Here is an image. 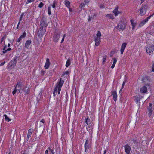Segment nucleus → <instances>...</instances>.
I'll use <instances>...</instances> for the list:
<instances>
[{
    "label": "nucleus",
    "mask_w": 154,
    "mask_h": 154,
    "mask_svg": "<svg viewBox=\"0 0 154 154\" xmlns=\"http://www.w3.org/2000/svg\"><path fill=\"white\" fill-rule=\"evenodd\" d=\"M22 82L20 80H18L16 85L14 86L15 88L12 92V94L14 95L16 92L19 93L20 92L21 89L23 87Z\"/></svg>",
    "instance_id": "nucleus-1"
},
{
    "label": "nucleus",
    "mask_w": 154,
    "mask_h": 154,
    "mask_svg": "<svg viewBox=\"0 0 154 154\" xmlns=\"http://www.w3.org/2000/svg\"><path fill=\"white\" fill-rule=\"evenodd\" d=\"M57 2L54 0L53 1V5H52L51 4H50V5L52 6L53 8H56V5H57Z\"/></svg>",
    "instance_id": "nucleus-28"
},
{
    "label": "nucleus",
    "mask_w": 154,
    "mask_h": 154,
    "mask_svg": "<svg viewBox=\"0 0 154 154\" xmlns=\"http://www.w3.org/2000/svg\"><path fill=\"white\" fill-rule=\"evenodd\" d=\"M94 41L95 42V45L97 46L100 44V37H95Z\"/></svg>",
    "instance_id": "nucleus-13"
},
{
    "label": "nucleus",
    "mask_w": 154,
    "mask_h": 154,
    "mask_svg": "<svg viewBox=\"0 0 154 154\" xmlns=\"http://www.w3.org/2000/svg\"><path fill=\"white\" fill-rule=\"evenodd\" d=\"M114 101L116 102L117 100V95L116 91H112L111 92Z\"/></svg>",
    "instance_id": "nucleus-15"
},
{
    "label": "nucleus",
    "mask_w": 154,
    "mask_h": 154,
    "mask_svg": "<svg viewBox=\"0 0 154 154\" xmlns=\"http://www.w3.org/2000/svg\"><path fill=\"white\" fill-rule=\"evenodd\" d=\"M40 25L41 26L39 29L40 31L42 30L43 29L44 27L45 28L47 26L46 22L43 20H42L41 21Z\"/></svg>",
    "instance_id": "nucleus-9"
},
{
    "label": "nucleus",
    "mask_w": 154,
    "mask_h": 154,
    "mask_svg": "<svg viewBox=\"0 0 154 154\" xmlns=\"http://www.w3.org/2000/svg\"><path fill=\"white\" fill-rule=\"evenodd\" d=\"M100 8H103L104 7H103V6L102 5H101L100 6Z\"/></svg>",
    "instance_id": "nucleus-60"
},
{
    "label": "nucleus",
    "mask_w": 154,
    "mask_h": 154,
    "mask_svg": "<svg viewBox=\"0 0 154 154\" xmlns=\"http://www.w3.org/2000/svg\"><path fill=\"white\" fill-rule=\"evenodd\" d=\"M96 37H100H100L101 36V34L100 31H98L96 34Z\"/></svg>",
    "instance_id": "nucleus-33"
},
{
    "label": "nucleus",
    "mask_w": 154,
    "mask_h": 154,
    "mask_svg": "<svg viewBox=\"0 0 154 154\" xmlns=\"http://www.w3.org/2000/svg\"><path fill=\"white\" fill-rule=\"evenodd\" d=\"M48 149L47 150L45 151V154H48Z\"/></svg>",
    "instance_id": "nucleus-55"
},
{
    "label": "nucleus",
    "mask_w": 154,
    "mask_h": 154,
    "mask_svg": "<svg viewBox=\"0 0 154 154\" xmlns=\"http://www.w3.org/2000/svg\"><path fill=\"white\" fill-rule=\"evenodd\" d=\"M86 144H88L89 143V141L88 140V138L87 139V140L86 141V142L85 143H86Z\"/></svg>",
    "instance_id": "nucleus-49"
},
{
    "label": "nucleus",
    "mask_w": 154,
    "mask_h": 154,
    "mask_svg": "<svg viewBox=\"0 0 154 154\" xmlns=\"http://www.w3.org/2000/svg\"><path fill=\"white\" fill-rule=\"evenodd\" d=\"M145 0H141V3L142 4L144 2Z\"/></svg>",
    "instance_id": "nucleus-62"
},
{
    "label": "nucleus",
    "mask_w": 154,
    "mask_h": 154,
    "mask_svg": "<svg viewBox=\"0 0 154 154\" xmlns=\"http://www.w3.org/2000/svg\"><path fill=\"white\" fill-rule=\"evenodd\" d=\"M152 71L154 72V62H152Z\"/></svg>",
    "instance_id": "nucleus-45"
},
{
    "label": "nucleus",
    "mask_w": 154,
    "mask_h": 154,
    "mask_svg": "<svg viewBox=\"0 0 154 154\" xmlns=\"http://www.w3.org/2000/svg\"><path fill=\"white\" fill-rule=\"evenodd\" d=\"M22 18H20L19 21H20H20H22Z\"/></svg>",
    "instance_id": "nucleus-64"
},
{
    "label": "nucleus",
    "mask_w": 154,
    "mask_h": 154,
    "mask_svg": "<svg viewBox=\"0 0 154 154\" xmlns=\"http://www.w3.org/2000/svg\"><path fill=\"white\" fill-rule=\"evenodd\" d=\"M149 81L150 80V79H148V76H146L144 77H143L142 79V81L143 82H144L146 80H149Z\"/></svg>",
    "instance_id": "nucleus-32"
},
{
    "label": "nucleus",
    "mask_w": 154,
    "mask_h": 154,
    "mask_svg": "<svg viewBox=\"0 0 154 154\" xmlns=\"http://www.w3.org/2000/svg\"><path fill=\"white\" fill-rule=\"evenodd\" d=\"M152 85L150 83L145 84L144 86L142 87L140 89V92L141 93L146 94L147 92V88H151Z\"/></svg>",
    "instance_id": "nucleus-3"
},
{
    "label": "nucleus",
    "mask_w": 154,
    "mask_h": 154,
    "mask_svg": "<svg viewBox=\"0 0 154 154\" xmlns=\"http://www.w3.org/2000/svg\"><path fill=\"white\" fill-rule=\"evenodd\" d=\"M125 148V152L127 154H130V151L131 150V148L128 144H126L124 146Z\"/></svg>",
    "instance_id": "nucleus-11"
},
{
    "label": "nucleus",
    "mask_w": 154,
    "mask_h": 154,
    "mask_svg": "<svg viewBox=\"0 0 154 154\" xmlns=\"http://www.w3.org/2000/svg\"><path fill=\"white\" fill-rule=\"evenodd\" d=\"M64 81L62 79V78H60V80L55 85L54 88L56 89L57 92H57L58 94H59L60 93L61 88L64 84Z\"/></svg>",
    "instance_id": "nucleus-2"
},
{
    "label": "nucleus",
    "mask_w": 154,
    "mask_h": 154,
    "mask_svg": "<svg viewBox=\"0 0 154 154\" xmlns=\"http://www.w3.org/2000/svg\"><path fill=\"white\" fill-rule=\"evenodd\" d=\"M130 21L132 26V29H134L135 26L136 24L134 23L133 21L132 20H131Z\"/></svg>",
    "instance_id": "nucleus-31"
},
{
    "label": "nucleus",
    "mask_w": 154,
    "mask_h": 154,
    "mask_svg": "<svg viewBox=\"0 0 154 154\" xmlns=\"http://www.w3.org/2000/svg\"><path fill=\"white\" fill-rule=\"evenodd\" d=\"M146 52L149 54V55H152L153 54L154 45L153 44L151 45L149 47L146 48Z\"/></svg>",
    "instance_id": "nucleus-6"
},
{
    "label": "nucleus",
    "mask_w": 154,
    "mask_h": 154,
    "mask_svg": "<svg viewBox=\"0 0 154 154\" xmlns=\"http://www.w3.org/2000/svg\"><path fill=\"white\" fill-rule=\"evenodd\" d=\"M95 16V15L94 14V15H93V17H90L89 16V18L88 20V21H91V20L92 19H94V17Z\"/></svg>",
    "instance_id": "nucleus-38"
},
{
    "label": "nucleus",
    "mask_w": 154,
    "mask_h": 154,
    "mask_svg": "<svg viewBox=\"0 0 154 154\" xmlns=\"http://www.w3.org/2000/svg\"><path fill=\"white\" fill-rule=\"evenodd\" d=\"M134 99V100L137 103L139 101H140V99L138 97V96H134L133 97Z\"/></svg>",
    "instance_id": "nucleus-27"
},
{
    "label": "nucleus",
    "mask_w": 154,
    "mask_h": 154,
    "mask_svg": "<svg viewBox=\"0 0 154 154\" xmlns=\"http://www.w3.org/2000/svg\"><path fill=\"white\" fill-rule=\"evenodd\" d=\"M60 37V34L57 33H55L53 36L54 41L56 42H57L58 40Z\"/></svg>",
    "instance_id": "nucleus-12"
},
{
    "label": "nucleus",
    "mask_w": 154,
    "mask_h": 154,
    "mask_svg": "<svg viewBox=\"0 0 154 154\" xmlns=\"http://www.w3.org/2000/svg\"><path fill=\"white\" fill-rule=\"evenodd\" d=\"M43 5H44V4L42 2H41L38 5V6L39 8H41L42 7H43Z\"/></svg>",
    "instance_id": "nucleus-40"
},
{
    "label": "nucleus",
    "mask_w": 154,
    "mask_h": 154,
    "mask_svg": "<svg viewBox=\"0 0 154 154\" xmlns=\"http://www.w3.org/2000/svg\"><path fill=\"white\" fill-rule=\"evenodd\" d=\"M18 57V56L16 55L14 58L10 61L8 66V68L11 69L15 66L17 62V60Z\"/></svg>",
    "instance_id": "nucleus-4"
},
{
    "label": "nucleus",
    "mask_w": 154,
    "mask_h": 154,
    "mask_svg": "<svg viewBox=\"0 0 154 154\" xmlns=\"http://www.w3.org/2000/svg\"><path fill=\"white\" fill-rule=\"evenodd\" d=\"M34 131L32 129H29L28 131L27 134V138L29 139L31 137L32 133Z\"/></svg>",
    "instance_id": "nucleus-20"
},
{
    "label": "nucleus",
    "mask_w": 154,
    "mask_h": 154,
    "mask_svg": "<svg viewBox=\"0 0 154 154\" xmlns=\"http://www.w3.org/2000/svg\"><path fill=\"white\" fill-rule=\"evenodd\" d=\"M45 31L46 29H44L43 30H42L40 31V32L38 34V36L39 37H42L44 35Z\"/></svg>",
    "instance_id": "nucleus-22"
},
{
    "label": "nucleus",
    "mask_w": 154,
    "mask_h": 154,
    "mask_svg": "<svg viewBox=\"0 0 154 154\" xmlns=\"http://www.w3.org/2000/svg\"><path fill=\"white\" fill-rule=\"evenodd\" d=\"M11 50V48H8L6 50L3 51V54H5L8 51H10Z\"/></svg>",
    "instance_id": "nucleus-36"
},
{
    "label": "nucleus",
    "mask_w": 154,
    "mask_h": 154,
    "mask_svg": "<svg viewBox=\"0 0 154 154\" xmlns=\"http://www.w3.org/2000/svg\"><path fill=\"white\" fill-rule=\"evenodd\" d=\"M20 23V21H19L18 23V24H17V29H18V27H19V25Z\"/></svg>",
    "instance_id": "nucleus-56"
},
{
    "label": "nucleus",
    "mask_w": 154,
    "mask_h": 154,
    "mask_svg": "<svg viewBox=\"0 0 154 154\" xmlns=\"http://www.w3.org/2000/svg\"><path fill=\"white\" fill-rule=\"evenodd\" d=\"M85 5V4L83 3H82L80 5V7L82 8L83 7H84Z\"/></svg>",
    "instance_id": "nucleus-47"
},
{
    "label": "nucleus",
    "mask_w": 154,
    "mask_h": 154,
    "mask_svg": "<svg viewBox=\"0 0 154 154\" xmlns=\"http://www.w3.org/2000/svg\"><path fill=\"white\" fill-rule=\"evenodd\" d=\"M48 149H49L51 152V154H54L55 152L54 151V150L53 149H51L50 147H49L48 148Z\"/></svg>",
    "instance_id": "nucleus-35"
},
{
    "label": "nucleus",
    "mask_w": 154,
    "mask_h": 154,
    "mask_svg": "<svg viewBox=\"0 0 154 154\" xmlns=\"http://www.w3.org/2000/svg\"><path fill=\"white\" fill-rule=\"evenodd\" d=\"M6 154H11V152H7L6 153Z\"/></svg>",
    "instance_id": "nucleus-63"
},
{
    "label": "nucleus",
    "mask_w": 154,
    "mask_h": 154,
    "mask_svg": "<svg viewBox=\"0 0 154 154\" xmlns=\"http://www.w3.org/2000/svg\"><path fill=\"white\" fill-rule=\"evenodd\" d=\"M132 141H133V143H134V144H137V143H138V142L137 141V140L136 139L134 138L132 140Z\"/></svg>",
    "instance_id": "nucleus-39"
},
{
    "label": "nucleus",
    "mask_w": 154,
    "mask_h": 154,
    "mask_svg": "<svg viewBox=\"0 0 154 154\" xmlns=\"http://www.w3.org/2000/svg\"><path fill=\"white\" fill-rule=\"evenodd\" d=\"M126 81L124 80L123 82V84H125V83H126Z\"/></svg>",
    "instance_id": "nucleus-61"
},
{
    "label": "nucleus",
    "mask_w": 154,
    "mask_h": 154,
    "mask_svg": "<svg viewBox=\"0 0 154 154\" xmlns=\"http://www.w3.org/2000/svg\"><path fill=\"white\" fill-rule=\"evenodd\" d=\"M40 122L44 123H45V120L44 119H42L41 121H40Z\"/></svg>",
    "instance_id": "nucleus-52"
},
{
    "label": "nucleus",
    "mask_w": 154,
    "mask_h": 154,
    "mask_svg": "<svg viewBox=\"0 0 154 154\" xmlns=\"http://www.w3.org/2000/svg\"><path fill=\"white\" fill-rule=\"evenodd\" d=\"M64 2L65 4L66 7L68 8L70 7V3L69 1L66 0Z\"/></svg>",
    "instance_id": "nucleus-23"
},
{
    "label": "nucleus",
    "mask_w": 154,
    "mask_h": 154,
    "mask_svg": "<svg viewBox=\"0 0 154 154\" xmlns=\"http://www.w3.org/2000/svg\"><path fill=\"white\" fill-rule=\"evenodd\" d=\"M26 13V12H24V13H21V16H22L23 17V16L24 15V14H25V13Z\"/></svg>",
    "instance_id": "nucleus-57"
},
{
    "label": "nucleus",
    "mask_w": 154,
    "mask_h": 154,
    "mask_svg": "<svg viewBox=\"0 0 154 154\" xmlns=\"http://www.w3.org/2000/svg\"><path fill=\"white\" fill-rule=\"evenodd\" d=\"M22 91L24 92V94L26 95H28L30 92L29 88L27 86H25L23 87Z\"/></svg>",
    "instance_id": "nucleus-10"
},
{
    "label": "nucleus",
    "mask_w": 154,
    "mask_h": 154,
    "mask_svg": "<svg viewBox=\"0 0 154 154\" xmlns=\"http://www.w3.org/2000/svg\"><path fill=\"white\" fill-rule=\"evenodd\" d=\"M69 9V11H70V12H72V9H71L70 7L69 8H68Z\"/></svg>",
    "instance_id": "nucleus-59"
},
{
    "label": "nucleus",
    "mask_w": 154,
    "mask_h": 154,
    "mask_svg": "<svg viewBox=\"0 0 154 154\" xmlns=\"http://www.w3.org/2000/svg\"><path fill=\"white\" fill-rule=\"evenodd\" d=\"M57 93L56 91V89H54V91L53 92V95L54 96H56V93Z\"/></svg>",
    "instance_id": "nucleus-43"
},
{
    "label": "nucleus",
    "mask_w": 154,
    "mask_h": 154,
    "mask_svg": "<svg viewBox=\"0 0 154 154\" xmlns=\"http://www.w3.org/2000/svg\"><path fill=\"white\" fill-rule=\"evenodd\" d=\"M31 41L30 40H27L25 43V47L26 48H28L29 47L31 43Z\"/></svg>",
    "instance_id": "nucleus-21"
},
{
    "label": "nucleus",
    "mask_w": 154,
    "mask_h": 154,
    "mask_svg": "<svg viewBox=\"0 0 154 154\" xmlns=\"http://www.w3.org/2000/svg\"><path fill=\"white\" fill-rule=\"evenodd\" d=\"M41 75H43L44 74V71L42 70L41 72Z\"/></svg>",
    "instance_id": "nucleus-48"
},
{
    "label": "nucleus",
    "mask_w": 154,
    "mask_h": 154,
    "mask_svg": "<svg viewBox=\"0 0 154 154\" xmlns=\"http://www.w3.org/2000/svg\"><path fill=\"white\" fill-rule=\"evenodd\" d=\"M66 37V34H64L63 35V38L62 39V40H61V43H62L63 42V41H64V38H65Z\"/></svg>",
    "instance_id": "nucleus-41"
},
{
    "label": "nucleus",
    "mask_w": 154,
    "mask_h": 154,
    "mask_svg": "<svg viewBox=\"0 0 154 154\" xmlns=\"http://www.w3.org/2000/svg\"><path fill=\"white\" fill-rule=\"evenodd\" d=\"M118 7L117 6L115 8L113 11V13L116 16H117L120 13V12L118 11Z\"/></svg>",
    "instance_id": "nucleus-18"
},
{
    "label": "nucleus",
    "mask_w": 154,
    "mask_h": 154,
    "mask_svg": "<svg viewBox=\"0 0 154 154\" xmlns=\"http://www.w3.org/2000/svg\"><path fill=\"white\" fill-rule=\"evenodd\" d=\"M7 48V46L6 45H5L4 48H3V50L4 51H5V50H6V48Z\"/></svg>",
    "instance_id": "nucleus-50"
},
{
    "label": "nucleus",
    "mask_w": 154,
    "mask_h": 154,
    "mask_svg": "<svg viewBox=\"0 0 154 154\" xmlns=\"http://www.w3.org/2000/svg\"><path fill=\"white\" fill-rule=\"evenodd\" d=\"M127 45V43L125 42L122 44L121 45V49L120 50L121 53L122 54L123 53L124 49L126 48Z\"/></svg>",
    "instance_id": "nucleus-17"
},
{
    "label": "nucleus",
    "mask_w": 154,
    "mask_h": 154,
    "mask_svg": "<svg viewBox=\"0 0 154 154\" xmlns=\"http://www.w3.org/2000/svg\"><path fill=\"white\" fill-rule=\"evenodd\" d=\"M154 15V13L152 15H150L147 18L143 20L140 22L139 25V27H141L143 26L145 23L149 20L151 17H152Z\"/></svg>",
    "instance_id": "nucleus-8"
},
{
    "label": "nucleus",
    "mask_w": 154,
    "mask_h": 154,
    "mask_svg": "<svg viewBox=\"0 0 154 154\" xmlns=\"http://www.w3.org/2000/svg\"><path fill=\"white\" fill-rule=\"evenodd\" d=\"M113 64H116V63L117 61V60L116 58H113Z\"/></svg>",
    "instance_id": "nucleus-42"
},
{
    "label": "nucleus",
    "mask_w": 154,
    "mask_h": 154,
    "mask_svg": "<svg viewBox=\"0 0 154 154\" xmlns=\"http://www.w3.org/2000/svg\"><path fill=\"white\" fill-rule=\"evenodd\" d=\"M34 0H28L26 2V4H28L29 3H30L34 1Z\"/></svg>",
    "instance_id": "nucleus-46"
},
{
    "label": "nucleus",
    "mask_w": 154,
    "mask_h": 154,
    "mask_svg": "<svg viewBox=\"0 0 154 154\" xmlns=\"http://www.w3.org/2000/svg\"><path fill=\"white\" fill-rule=\"evenodd\" d=\"M147 6L146 5L143 4L140 9V15L141 16L144 15L146 12Z\"/></svg>",
    "instance_id": "nucleus-5"
},
{
    "label": "nucleus",
    "mask_w": 154,
    "mask_h": 154,
    "mask_svg": "<svg viewBox=\"0 0 154 154\" xmlns=\"http://www.w3.org/2000/svg\"><path fill=\"white\" fill-rule=\"evenodd\" d=\"M106 57L107 56L105 55L104 56H103V63L104 62H105L106 61Z\"/></svg>",
    "instance_id": "nucleus-37"
},
{
    "label": "nucleus",
    "mask_w": 154,
    "mask_h": 154,
    "mask_svg": "<svg viewBox=\"0 0 154 154\" xmlns=\"http://www.w3.org/2000/svg\"><path fill=\"white\" fill-rule=\"evenodd\" d=\"M124 85H125V84H122V88L120 89V90L119 92H120L121 91L122 89L123 88L124 86Z\"/></svg>",
    "instance_id": "nucleus-51"
},
{
    "label": "nucleus",
    "mask_w": 154,
    "mask_h": 154,
    "mask_svg": "<svg viewBox=\"0 0 154 154\" xmlns=\"http://www.w3.org/2000/svg\"><path fill=\"white\" fill-rule=\"evenodd\" d=\"M147 109L149 112L148 115L149 116H150L152 111V104L151 103H149V106L147 107Z\"/></svg>",
    "instance_id": "nucleus-14"
},
{
    "label": "nucleus",
    "mask_w": 154,
    "mask_h": 154,
    "mask_svg": "<svg viewBox=\"0 0 154 154\" xmlns=\"http://www.w3.org/2000/svg\"><path fill=\"white\" fill-rule=\"evenodd\" d=\"M69 74V72L68 71L64 72H63V76L65 74L68 75Z\"/></svg>",
    "instance_id": "nucleus-44"
},
{
    "label": "nucleus",
    "mask_w": 154,
    "mask_h": 154,
    "mask_svg": "<svg viewBox=\"0 0 154 154\" xmlns=\"http://www.w3.org/2000/svg\"><path fill=\"white\" fill-rule=\"evenodd\" d=\"M4 116L5 117V119L6 121L8 122H9L11 121V119L7 116L6 114H4Z\"/></svg>",
    "instance_id": "nucleus-30"
},
{
    "label": "nucleus",
    "mask_w": 154,
    "mask_h": 154,
    "mask_svg": "<svg viewBox=\"0 0 154 154\" xmlns=\"http://www.w3.org/2000/svg\"><path fill=\"white\" fill-rule=\"evenodd\" d=\"M70 61L69 59H68L66 63V67H68L70 66Z\"/></svg>",
    "instance_id": "nucleus-29"
},
{
    "label": "nucleus",
    "mask_w": 154,
    "mask_h": 154,
    "mask_svg": "<svg viewBox=\"0 0 154 154\" xmlns=\"http://www.w3.org/2000/svg\"><path fill=\"white\" fill-rule=\"evenodd\" d=\"M50 65V60L49 58H47L46 60V63L44 66V67L46 69H48Z\"/></svg>",
    "instance_id": "nucleus-16"
},
{
    "label": "nucleus",
    "mask_w": 154,
    "mask_h": 154,
    "mask_svg": "<svg viewBox=\"0 0 154 154\" xmlns=\"http://www.w3.org/2000/svg\"><path fill=\"white\" fill-rule=\"evenodd\" d=\"M85 122L86 123L87 125H88L90 124H91V121L90 120V119L89 118H86L85 119Z\"/></svg>",
    "instance_id": "nucleus-24"
},
{
    "label": "nucleus",
    "mask_w": 154,
    "mask_h": 154,
    "mask_svg": "<svg viewBox=\"0 0 154 154\" xmlns=\"http://www.w3.org/2000/svg\"><path fill=\"white\" fill-rule=\"evenodd\" d=\"M126 27L125 24L123 23H120L115 28L117 29L119 31L123 30Z\"/></svg>",
    "instance_id": "nucleus-7"
},
{
    "label": "nucleus",
    "mask_w": 154,
    "mask_h": 154,
    "mask_svg": "<svg viewBox=\"0 0 154 154\" xmlns=\"http://www.w3.org/2000/svg\"><path fill=\"white\" fill-rule=\"evenodd\" d=\"M5 61H4V62H3L2 63H1V64H0V65H1V66H2V65H4L5 64Z\"/></svg>",
    "instance_id": "nucleus-53"
},
{
    "label": "nucleus",
    "mask_w": 154,
    "mask_h": 154,
    "mask_svg": "<svg viewBox=\"0 0 154 154\" xmlns=\"http://www.w3.org/2000/svg\"><path fill=\"white\" fill-rule=\"evenodd\" d=\"M26 35V34L25 32H24L22 35H21L18 39L17 42H19L20 41L22 40V39L24 37H25Z\"/></svg>",
    "instance_id": "nucleus-19"
},
{
    "label": "nucleus",
    "mask_w": 154,
    "mask_h": 154,
    "mask_svg": "<svg viewBox=\"0 0 154 154\" xmlns=\"http://www.w3.org/2000/svg\"><path fill=\"white\" fill-rule=\"evenodd\" d=\"M107 152V150L106 149H105L104 151V153L103 154H106V153Z\"/></svg>",
    "instance_id": "nucleus-58"
},
{
    "label": "nucleus",
    "mask_w": 154,
    "mask_h": 154,
    "mask_svg": "<svg viewBox=\"0 0 154 154\" xmlns=\"http://www.w3.org/2000/svg\"><path fill=\"white\" fill-rule=\"evenodd\" d=\"M48 13L49 15L51 14V7L50 6H49L48 8Z\"/></svg>",
    "instance_id": "nucleus-34"
},
{
    "label": "nucleus",
    "mask_w": 154,
    "mask_h": 154,
    "mask_svg": "<svg viewBox=\"0 0 154 154\" xmlns=\"http://www.w3.org/2000/svg\"><path fill=\"white\" fill-rule=\"evenodd\" d=\"M115 65L116 64H114L113 63L112 65V66H111V68L112 69H113Z\"/></svg>",
    "instance_id": "nucleus-54"
},
{
    "label": "nucleus",
    "mask_w": 154,
    "mask_h": 154,
    "mask_svg": "<svg viewBox=\"0 0 154 154\" xmlns=\"http://www.w3.org/2000/svg\"><path fill=\"white\" fill-rule=\"evenodd\" d=\"M84 148H85V152H86L87 151L89 148V144H86V143H85V146H84Z\"/></svg>",
    "instance_id": "nucleus-25"
},
{
    "label": "nucleus",
    "mask_w": 154,
    "mask_h": 154,
    "mask_svg": "<svg viewBox=\"0 0 154 154\" xmlns=\"http://www.w3.org/2000/svg\"><path fill=\"white\" fill-rule=\"evenodd\" d=\"M106 17L109 18L110 19H113L114 18V17L113 16V15L111 14H107L106 15Z\"/></svg>",
    "instance_id": "nucleus-26"
}]
</instances>
